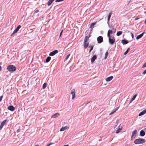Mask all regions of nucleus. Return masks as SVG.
<instances>
[{"instance_id": "1", "label": "nucleus", "mask_w": 146, "mask_h": 146, "mask_svg": "<svg viewBox=\"0 0 146 146\" xmlns=\"http://www.w3.org/2000/svg\"><path fill=\"white\" fill-rule=\"evenodd\" d=\"M145 142V140L143 139L139 138L135 139L134 143L136 144H139L143 143Z\"/></svg>"}, {"instance_id": "2", "label": "nucleus", "mask_w": 146, "mask_h": 146, "mask_svg": "<svg viewBox=\"0 0 146 146\" xmlns=\"http://www.w3.org/2000/svg\"><path fill=\"white\" fill-rule=\"evenodd\" d=\"M7 69L10 72L15 71L16 70V67L13 65H9L7 66Z\"/></svg>"}, {"instance_id": "3", "label": "nucleus", "mask_w": 146, "mask_h": 146, "mask_svg": "<svg viewBox=\"0 0 146 146\" xmlns=\"http://www.w3.org/2000/svg\"><path fill=\"white\" fill-rule=\"evenodd\" d=\"M21 27V26L20 25H18L17 28L13 32V33H12V34L11 35V36H12L13 35H14L15 34L17 33L18 31L20 29Z\"/></svg>"}, {"instance_id": "4", "label": "nucleus", "mask_w": 146, "mask_h": 146, "mask_svg": "<svg viewBox=\"0 0 146 146\" xmlns=\"http://www.w3.org/2000/svg\"><path fill=\"white\" fill-rule=\"evenodd\" d=\"M97 40L98 43H101L103 41V37L101 36L98 37L97 38Z\"/></svg>"}, {"instance_id": "5", "label": "nucleus", "mask_w": 146, "mask_h": 146, "mask_svg": "<svg viewBox=\"0 0 146 146\" xmlns=\"http://www.w3.org/2000/svg\"><path fill=\"white\" fill-rule=\"evenodd\" d=\"M89 42L88 41H84L83 43L84 47L85 48H86L89 45Z\"/></svg>"}, {"instance_id": "6", "label": "nucleus", "mask_w": 146, "mask_h": 146, "mask_svg": "<svg viewBox=\"0 0 146 146\" xmlns=\"http://www.w3.org/2000/svg\"><path fill=\"white\" fill-rule=\"evenodd\" d=\"M115 41V40L114 38H109V42L111 45H113Z\"/></svg>"}, {"instance_id": "7", "label": "nucleus", "mask_w": 146, "mask_h": 146, "mask_svg": "<svg viewBox=\"0 0 146 146\" xmlns=\"http://www.w3.org/2000/svg\"><path fill=\"white\" fill-rule=\"evenodd\" d=\"M58 52V51L57 50H55L51 52H50L49 54V55L50 56H54Z\"/></svg>"}, {"instance_id": "8", "label": "nucleus", "mask_w": 146, "mask_h": 146, "mask_svg": "<svg viewBox=\"0 0 146 146\" xmlns=\"http://www.w3.org/2000/svg\"><path fill=\"white\" fill-rule=\"evenodd\" d=\"M75 92L76 91L75 90L73 89L71 90V94L72 96V99H73L75 97Z\"/></svg>"}, {"instance_id": "9", "label": "nucleus", "mask_w": 146, "mask_h": 146, "mask_svg": "<svg viewBox=\"0 0 146 146\" xmlns=\"http://www.w3.org/2000/svg\"><path fill=\"white\" fill-rule=\"evenodd\" d=\"M137 133V130L136 129L135 130L132 132L131 135V139L133 138H135L136 137V134Z\"/></svg>"}, {"instance_id": "10", "label": "nucleus", "mask_w": 146, "mask_h": 146, "mask_svg": "<svg viewBox=\"0 0 146 146\" xmlns=\"http://www.w3.org/2000/svg\"><path fill=\"white\" fill-rule=\"evenodd\" d=\"M7 120L5 119L1 123L0 126V130H1L3 128V126L4 125Z\"/></svg>"}, {"instance_id": "11", "label": "nucleus", "mask_w": 146, "mask_h": 146, "mask_svg": "<svg viewBox=\"0 0 146 146\" xmlns=\"http://www.w3.org/2000/svg\"><path fill=\"white\" fill-rule=\"evenodd\" d=\"M115 29L114 28H113L111 30H109L108 31V33L110 35L112 34L113 32L115 33Z\"/></svg>"}, {"instance_id": "12", "label": "nucleus", "mask_w": 146, "mask_h": 146, "mask_svg": "<svg viewBox=\"0 0 146 146\" xmlns=\"http://www.w3.org/2000/svg\"><path fill=\"white\" fill-rule=\"evenodd\" d=\"M122 126L120 124L119 127L118 129L116 130V133H117L120 132V131L122 129Z\"/></svg>"}, {"instance_id": "13", "label": "nucleus", "mask_w": 146, "mask_h": 146, "mask_svg": "<svg viewBox=\"0 0 146 146\" xmlns=\"http://www.w3.org/2000/svg\"><path fill=\"white\" fill-rule=\"evenodd\" d=\"M97 58V56L95 55L93 56L91 58V62L92 64L93 63L95 60Z\"/></svg>"}, {"instance_id": "14", "label": "nucleus", "mask_w": 146, "mask_h": 146, "mask_svg": "<svg viewBox=\"0 0 146 146\" xmlns=\"http://www.w3.org/2000/svg\"><path fill=\"white\" fill-rule=\"evenodd\" d=\"M8 109L11 111H13L15 110L14 107L12 106H9L8 108Z\"/></svg>"}, {"instance_id": "15", "label": "nucleus", "mask_w": 146, "mask_h": 146, "mask_svg": "<svg viewBox=\"0 0 146 146\" xmlns=\"http://www.w3.org/2000/svg\"><path fill=\"white\" fill-rule=\"evenodd\" d=\"M113 78V76H111L106 78L105 80L107 82H109Z\"/></svg>"}, {"instance_id": "16", "label": "nucleus", "mask_w": 146, "mask_h": 146, "mask_svg": "<svg viewBox=\"0 0 146 146\" xmlns=\"http://www.w3.org/2000/svg\"><path fill=\"white\" fill-rule=\"evenodd\" d=\"M69 128L68 127H67V126H66L65 127H62L60 129V131H64L66 130L67 129H68Z\"/></svg>"}, {"instance_id": "17", "label": "nucleus", "mask_w": 146, "mask_h": 146, "mask_svg": "<svg viewBox=\"0 0 146 146\" xmlns=\"http://www.w3.org/2000/svg\"><path fill=\"white\" fill-rule=\"evenodd\" d=\"M91 33H90L88 36H86L85 38V41H88L89 40V38L91 36Z\"/></svg>"}, {"instance_id": "18", "label": "nucleus", "mask_w": 146, "mask_h": 146, "mask_svg": "<svg viewBox=\"0 0 146 146\" xmlns=\"http://www.w3.org/2000/svg\"><path fill=\"white\" fill-rule=\"evenodd\" d=\"M146 113V110H143L139 114V116L143 115Z\"/></svg>"}, {"instance_id": "19", "label": "nucleus", "mask_w": 146, "mask_h": 146, "mask_svg": "<svg viewBox=\"0 0 146 146\" xmlns=\"http://www.w3.org/2000/svg\"><path fill=\"white\" fill-rule=\"evenodd\" d=\"M60 114L59 113H56L55 114H54L51 117L53 118H55L57 117Z\"/></svg>"}, {"instance_id": "20", "label": "nucleus", "mask_w": 146, "mask_h": 146, "mask_svg": "<svg viewBox=\"0 0 146 146\" xmlns=\"http://www.w3.org/2000/svg\"><path fill=\"white\" fill-rule=\"evenodd\" d=\"M121 42L123 44H125L128 43L129 42V41L125 39H123L122 40Z\"/></svg>"}, {"instance_id": "21", "label": "nucleus", "mask_w": 146, "mask_h": 146, "mask_svg": "<svg viewBox=\"0 0 146 146\" xmlns=\"http://www.w3.org/2000/svg\"><path fill=\"white\" fill-rule=\"evenodd\" d=\"M112 14V12H110V13L109 14L108 16V23L109 22V21L110 20V17L111 16V15Z\"/></svg>"}, {"instance_id": "22", "label": "nucleus", "mask_w": 146, "mask_h": 146, "mask_svg": "<svg viewBox=\"0 0 146 146\" xmlns=\"http://www.w3.org/2000/svg\"><path fill=\"white\" fill-rule=\"evenodd\" d=\"M140 135L141 136H143L145 134V133L143 130H141L140 132Z\"/></svg>"}, {"instance_id": "23", "label": "nucleus", "mask_w": 146, "mask_h": 146, "mask_svg": "<svg viewBox=\"0 0 146 146\" xmlns=\"http://www.w3.org/2000/svg\"><path fill=\"white\" fill-rule=\"evenodd\" d=\"M119 107H118L116 108L114 111H112L109 114L110 115H112L113 114L115 111H116L119 108Z\"/></svg>"}, {"instance_id": "24", "label": "nucleus", "mask_w": 146, "mask_h": 146, "mask_svg": "<svg viewBox=\"0 0 146 146\" xmlns=\"http://www.w3.org/2000/svg\"><path fill=\"white\" fill-rule=\"evenodd\" d=\"M143 33H141V34L137 36L136 37V39L137 40H138V39H139V38H141L143 36Z\"/></svg>"}, {"instance_id": "25", "label": "nucleus", "mask_w": 146, "mask_h": 146, "mask_svg": "<svg viewBox=\"0 0 146 146\" xmlns=\"http://www.w3.org/2000/svg\"><path fill=\"white\" fill-rule=\"evenodd\" d=\"M96 23V22L92 23L91 24L90 28H93L94 27H93Z\"/></svg>"}, {"instance_id": "26", "label": "nucleus", "mask_w": 146, "mask_h": 146, "mask_svg": "<svg viewBox=\"0 0 146 146\" xmlns=\"http://www.w3.org/2000/svg\"><path fill=\"white\" fill-rule=\"evenodd\" d=\"M54 0H49L47 3L48 5V6L50 5Z\"/></svg>"}, {"instance_id": "27", "label": "nucleus", "mask_w": 146, "mask_h": 146, "mask_svg": "<svg viewBox=\"0 0 146 146\" xmlns=\"http://www.w3.org/2000/svg\"><path fill=\"white\" fill-rule=\"evenodd\" d=\"M51 57L50 56L48 57L46 59V62H48L50 60Z\"/></svg>"}, {"instance_id": "28", "label": "nucleus", "mask_w": 146, "mask_h": 146, "mask_svg": "<svg viewBox=\"0 0 146 146\" xmlns=\"http://www.w3.org/2000/svg\"><path fill=\"white\" fill-rule=\"evenodd\" d=\"M122 33V32L121 31H119L117 32V36H119L120 35H121Z\"/></svg>"}, {"instance_id": "29", "label": "nucleus", "mask_w": 146, "mask_h": 146, "mask_svg": "<svg viewBox=\"0 0 146 146\" xmlns=\"http://www.w3.org/2000/svg\"><path fill=\"white\" fill-rule=\"evenodd\" d=\"M47 84L46 83H44L43 85L42 88L43 89H45L46 87Z\"/></svg>"}, {"instance_id": "30", "label": "nucleus", "mask_w": 146, "mask_h": 146, "mask_svg": "<svg viewBox=\"0 0 146 146\" xmlns=\"http://www.w3.org/2000/svg\"><path fill=\"white\" fill-rule=\"evenodd\" d=\"M108 54V51H107L105 54V56L104 58V59H106Z\"/></svg>"}, {"instance_id": "31", "label": "nucleus", "mask_w": 146, "mask_h": 146, "mask_svg": "<svg viewBox=\"0 0 146 146\" xmlns=\"http://www.w3.org/2000/svg\"><path fill=\"white\" fill-rule=\"evenodd\" d=\"M89 47L90 48V50L89 51V52H91V51L93 50V47H94V46H90Z\"/></svg>"}, {"instance_id": "32", "label": "nucleus", "mask_w": 146, "mask_h": 146, "mask_svg": "<svg viewBox=\"0 0 146 146\" xmlns=\"http://www.w3.org/2000/svg\"><path fill=\"white\" fill-rule=\"evenodd\" d=\"M70 55V54L66 56V58H65V59L64 60V61H66L68 59V58L69 57Z\"/></svg>"}, {"instance_id": "33", "label": "nucleus", "mask_w": 146, "mask_h": 146, "mask_svg": "<svg viewBox=\"0 0 146 146\" xmlns=\"http://www.w3.org/2000/svg\"><path fill=\"white\" fill-rule=\"evenodd\" d=\"M137 96V94H135V95L133 97V98H132L131 99L132 100H134L135 99V98Z\"/></svg>"}, {"instance_id": "34", "label": "nucleus", "mask_w": 146, "mask_h": 146, "mask_svg": "<svg viewBox=\"0 0 146 146\" xmlns=\"http://www.w3.org/2000/svg\"><path fill=\"white\" fill-rule=\"evenodd\" d=\"M146 67V62L143 65L142 68H144Z\"/></svg>"}, {"instance_id": "35", "label": "nucleus", "mask_w": 146, "mask_h": 146, "mask_svg": "<svg viewBox=\"0 0 146 146\" xmlns=\"http://www.w3.org/2000/svg\"><path fill=\"white\" fill-rule=\"evenodd\" d=\"M54 144V143H50L48 144L47 145V146H49L50 145H51L52 144Z\"/></svg>"}, {"instance_id": "36", "label": "nucleus", "mask_w": 146, "mask_h": 146, "mask_svg": "<svg viewBox=\"0 0 146 146\" xmlns=\"http://www.w3.org/2000/svg\"><path fill=\"white\" fill-rule=\"evenodd\" d=\"M130 33H131V37H132V38H133L134 37L133 35V33L131 32H130Z\"/></svg>"}, {"instance_id": "37", "label": "nucleus", "mask_w": 146, "mask_h": 146, "mask_svg": "<svg viewBox=\"0 0 146 146\" xmlns=\"http://www.w3.org/2000/svg\"><path fill=\"white\" fill-rule=\"evenodd\" d=\"M146 74V69L144 71L142 72V74Z\"/></svg>"}, {"instance_id": "38", "label": "nucleus", "mask_w": 146, "mask_h": 146, "mask_svg": "<svg viewBox=\"0 0 146 146\" xmlns=\"http://www.w3.org/2000/svg\"><path fill=\"white\" fill-rule=\"evenodd\" d=\"M3 96H2L0 97V102L1 101L2 98H3Z\"/></svg>"}, {"instance_id": "39", "label": "nucleus", "mask_w": 146, "mask_h": 146, "mask_svg": "<svg viewBox=\"0 0 146 146\" xmlns=\"http://www.w3.org/2000/svg\"><path fill=\"white\" fill-rule=\"evenodd\" d=\"M128 52L127 50L124 52V54L125 55L128 53Z\"/></svg>"}, {"instance_id": "40", "label": "nucleus", "mask_w": 146, "mask_h": 146, "mask_svg": "<svg viewBox=\"0 0 146 146\" xmlns=\"http://www.w3.org/2000/svg\"><path fill=\"white\" fill-rule=\"evenodd\" d=\"M107 35H108V36L109 37V38H110V34H109L108 33Z\"/></svg>"}, {"instance_id": "41", "label": "nucleus", "mask_w": 146, "mask_h": 146, "mask_svg": "<svg viewBox=\"0 0 146 146\" xmlns=\"http://www.w3.org/2000/svg\"><path fill=\"white\" fill-rule=\"evenodd\" d=\"M63 31V30H62L61 31V32H60V37L61 36L62 34V33Z\"/></svg>"}, {"instance_id": "42", "label": "nucleus", "mask_w": 146, "mask_h": 146, "mask_svg": "<svg viewBox=\"0 0 146 146\" xmlns=\"http://www.w3.org/2000/svg\"><path fill=\"white\" fill-rule=\"evenodd\" d=\"M39 11V10H37L36 11H35V13H37Z\"/></svg>"}, {"instance_id": "43", "label": "nucleus", "mask_w": 146, "mask_h": 146, "mask_svg": "<svg viewBox=\"0 0 146 146\" xmlns=\"http://www.w3.org/2000/svg\"><path fill=\"white\" fill-rule=\"evenodd\" d=\"M139 19V17H136L135 18V20H136Z\"/></svg>"}, {"instance_id": "44", "label": "nucleus", "mask_w": 146, "mask_h": 146, "mask_svg": "<svg viewBox=\"0 0 146 146\" xmlns=\"http://www.w3.org/2000/svg\"><path fill=\"white\" fill-rule=\"evenodd\" d=\"M55 2H60V0H56Z\"/></svg>"}, {"instance_id": "45", "label": "nucleus", "mask_w": 146, "mask_h": 146, "mask_svg": "<svg viewBox=\"0 0 146 146\" xmlns=\"http://www.w3.org/2000/svg\"><path fill=\"white\" fill-rule=\"evenodd\" d=\"M142 33H143V35L144 34H146V32H144Z\"/></svg>"}, {"instance_id": "46", "label": "nucleus", "mask_w": 146, "mask_h": 146, "mask_svg": "<svg viewBox=\"0 0 146 146\" xmlns=\"http://www.w3.org/2000/svg\"><path fill=\"white\" fill-rule=\"evenodd\" d=\"M20 130L19 129H18L17 130V133H18L19 132H20Z\"/></svg>"}, {"instance_id": "47", "label": "nucleus", "mask_w": 146, "mask_h": 146, "mask_svg": "<svg viewBox=\"0 0 146 146\" xmlns=\"http://www.w3.org/2000/svg\"><path fill=\"white\" fill-rule=\"evenodd\" d=\"M129 50H130L129 48H128V49L127 50V51L128 52Z\"/></svg>"}, {"instance_id": "48", "label": "nucleus", "mask_w": 146, "mask_h": 146, "mask_svg": "<svg viewBox=\"0 0 146 146\" xmlns=\"http://www.w3.org/2000/svg\"><path fill=\"white\" fill-rule=\"evenodd\" d=\"M1 69H2V67L1 66H0V71H1Z\"/></svg>"}, {"instance_id": "49", "label": "nucleus", "mask_w": 146, "mask_h": 146, "mask_svg": "<svg viewBox=\"0 0 146 146\" xmlns=\"http://www.w3.org/2000/svg\"><path fill=\"white\" fill-rule=\"evenodd\" d=\"M133 101V100H132V99H131V100L130 101V103H131Z\"/></svg>"}, {"instance_id": "50", "label": "nucleus", "mask_w": 146, "mask_h": 146, "mask_svg": "<svg viewBox=\"0 0 146 146\" xmlns=\"http://www.w3.org/2000/svg\"><path fill=\"white\" fill-rule=\"evenodd\" d=\"M63 146H69V145H64Z\"/></svg>"}, {"instance_id": "51", "label": "nucleus", "mask_w": 146, "mask_h": 146, "mask_svg": "<svg viewBox=\"0 0 146 146\" xmlns=\"http://www.w3.org/2000/svg\"><path fill=\"white\" fill-rule=\"evenodd\" d=\"M145 24H146V19H145Z\"/></svg>"}, {"instance_id": "52", "label": "nucleus", "mask_w": 146, "mask_h": 146, "mask_svg": "<svg viewBox=\"0 0 146 146\" xmlns=\"http://www.w3.org/2000/svg\"><path fill=\"white\" fill-rule=\"evenodd\" d=\"M35 146H40L38 145H36Z\"/></svg>"}]
</instances>
